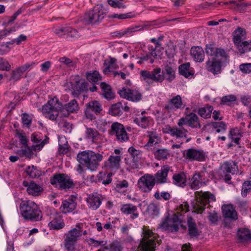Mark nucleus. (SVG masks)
Wrapping results in <instances>:
<instances>
[{
	"label": "nucleus",
	"instance_id": "obj_17",
	"mask_svg": "<svg viewBox=\"0 0 251 251\" xmlns=\"http://www.w3.org/2000/svg\"><path fill=\"white\" fill-rule=\"evenodd\" d=\"M223 215L225 219H228L231 221L238 219V214L232 204L224 205L222 206Z\"/></svg>",
	"mask_w": 251,
	"mask_h": 251
},
{
	"label": "nucleus",
	"instance_id": "obj_52",
	"mask_svg": "<svg viewBox=\"0 0 251 251\" xmlns=\"http://www.w3.org/2000/svg\"><path fill=\"white\" fill-rule=\"evenodd\" d=\"M251 191V181H245L242 184L241 190V195L245 198L247 196L248 193Z\"/></svg>",
	"mask_w": 251,
	"mask_h": 251
},
{
	"label": "nucleus",
	"instance_id": "obj_4",
	"mask_svg": "<svg viewBox=\"0 0 251 251\" xmlns=\"http://www.w3.org/2000/svg\"><path fill=\"white\" fill-rule=\"evenodd\" d=\"M82 227L79 224H77L75 228L70 230L64 235V246L68 251H74L75 249L77 241L82 236Z\"/></svg>",
	"mask_w": 251,
	"mask_h": 251
},
{
	"label": "nucleus",
	"instance_id": "obj_24",
	"mask_svg": "<svg viewBox=\"0 0 251 251\" xmlns=\"http://www.w3.org/2000/svg\"><path fill=\"white\" fill-rule=\"evenodd\" d=\"M190 53L195 61L202 62L204 60V52L201 47L199 46L192 47Z\"/></svg>",
	"mask_w": 251,
	"mask_h": 251
},
{
	"label": "nucleus",
	"instance_id": "obj_12",
	"mask_svg": "<svg viewBox=\"0 0 251 251\" xmlns=\"http://www.w3.org/2000/svg\"><path fill=\"white\" fill-rule=\"evenodd\" d=\"M143 234L144 237L141 241L143 251H155L156 243L154 237L150 239L153 235V233L150 230H146L143 232Z\"/></svg>",
	"mask_w": 251,
	"mask_h": 251
},
{
	"label": "nucleus",
	"instance_id": "obj_35",
	"mask_svg": "<svg viewBox=\"0 0 251 251\" xmlns=\"http://www.w3.org/2000/svg\"><path fill=\"white\" fill-rule=\"evenodd\" d=\"M49 226L51 229L58 230L63 228L65 224L61 218L57 217L50 222Z\"/></svg>",
	"mask_w": 251,
	"mask_h": 251
},
{
	"label": "nucleus",
	"instance_id": "obj_27",
	"mask_svg": "<svg viewBox=\"0 0 251 251\" xmlns=\"http://www.w3.org/2000/svg\"><path fill=\"white\" fill-rule=\"evenodd\" d=\"M87 202L90 204V208L93 210H96L100 205L101 199L99 195L92 194L89 195Z\"/></svg>",
	"mask_w": 251,
	"mask_h": 251
},
{
	"label": "nucleus",
	"instance_id": "obj_28",
	"mask_svg": "<svg viewBox=\"0 0 251 251\" xmlns=\"http://www.w3.org/2000/svg\"><path fill=\"white\" fill-rule=\"evenodd\" d=\"M178 72L180 75L186 78L191 77L194 74L193 71L190 68V63L182 64L178 67Z\"/></svg>",
	"mask_w": 251,
	"mask_h": 251
},
{
	"label": "nucleus",
	"instance_id": "obj_42",
	"mask_svg": "<svg viewBox=\"0 0 251 251\" xmlns=\"http://www.w3.org/2000/svg\"><path fill=\"white\" fill-rule=\"evenodd\" d=\"M213 107L210 105H207L204 107L200 108L198 110V114L201 117L208 119L211 117Z\"/></svg>",
	"mask_w": 251,
	"mask_h": 251
},
{
	"label": "nucleus",
	"instance_id": "obj_62",
	"mask_svg": "<svg viewBox=\"0 0 251 251\" xmlns=\"http://www.w3.org/2000/svg\"><path fill=\"white\" fill-rule=\"evenodd\" d=\"M157 138V135L156 133L151 132L149 134V140L146 145V146H151L155 142V144L157 143V142L155 141V139Z\"/></svg>",
	"mask_w": 251,
	"mask_h": 251
},
{
	"label": "nucleus",
	"instance_id": "obj_40",
	"mask_svg": "<svg viewBox=\"0 0 251 251\" xmlns=\"http://www.w3.org/2000/svg\"><path fill=\"white\" fill-rule=\"evenodd\" d=\"M25 172L31 178H36L41 175V171L38 170L37 167L34 165L28 166Z\"/></svg>",
	"mask_w": 251,
	"mask_h": 251
},
{
	"label": "nucleus",
	"instance_id": "obj_43",
	"mask_svg": "<svg viewBox=\"0 0 251 251\" xmlns=\"http://www.w3.org/2000/svg\"><path fill=\"white\" fill-rule=\"evenodd\" d=\"M186 120L188 126L192 128H197L196 123H198L199 118L198 116L194 113L191 112L186 115Z\"/></svg>",
	"mask_w": 251,
	"mask_h": 251
},
{
	"label": "nucleus",
	"instance_id": "obj_30",
	"mask_svg": "<svg viewBox=\"0 0 251 251\" xmlns=\"http://www.w3.org/2000/svg\"><path fill=\"white\" fill-rule=\"evenodd\" d=\"M113 175L112 173H106L105 172H100L96 176V182L100 183L106 185L111 183L112 181L111 176Z\"/></svg>",
	"mask_w": 251,
	"mask_h": 251
},
{
	"label": "nucleus",
	"instance_id": "obj_26",
	"mask_svg": "<svg viewBox=\"0 0 251 251\" xmlns=\"http://www.w3.org/2000/svg\"><path fill=\"white\" fill-rule=\"evenodd\" d=\"M173 183L178 186L183 187L186 184V175L184 172L175 174L173 176Z\"/></svg>",
	"mask_w": 251,
	"mask_h": 251
},
{
	"label": "nucleus",
	"instance_id": "obj_6",
	"mask_svg": "<svg viewBox=\"0 0 251 251\" xmlns=\"http://www.w3.org/2000/svg\"><path fill=\"white\" fill-rule=\"evenodd\" d=\"M238 171L237 163L231 161H225L221 165L219 170L218 174L219 179L223 178L226 183H230L231 176L229 174H235Z\"/></svg>",
	"mask_w": 251,
	"mask_h": 251
},
{
	"label": "nucleus",
	"instance_id": "obj_46",
	"mask_svg": "<svg viewBox=\"0 0 251 251\" xmlns=\"http://www.w3.org/2000/svg\"><path fill=\"white\" fill-rule=\"evenodd\" d=\"M137 206L132 203H126V214H131L130 218L134 219L138 217V214L136 213Z\"/></svg>",
	"mask_w": 251,
	"mask_h": 251
},
{
	"label": "nucleus",
	"instance_id": "obj_53",
	"mask_svg": "<svg viewBox=\"0 0 251 251\" xmlns=\"http://www.w3.org/2000/svg\"><path fill=\"white\" fill-rule=\"evenodd\" d=\"M211 125L214 128H217V133L225 131L226 129V125L224 122H214L211 123Z\"/></svg>",
	"mask_w": 251,
	"mask_h": 251
},
{
	"label": "nucleus",
	"instance_id": "obj_61",
	"mask_svg": "<svg viewBox=\"0 0 251 251\" xmlns=\"http://www.w3.org/2000/svg\"><path fill=\"white\" fill-rule=\"evenodd\" d=\"M11 66L7 60L0 58V70L2 71H9Z\"/></svg>",
	"mask_w": 251,
	"mask_h": 251
},
{
	"label": "nucleus",
	"instance_id": "obj_38",
	"mask_svg": "<svg viewBox=\"0 0 251 251\" xmlns=\"http://www.w3.org/2000/svg\"><path fill=\"white\" fill-rule=\"evenodd\" d=\"M128 152L132 158L133 164V168H137L138 164L137 162L138 159V156L141 154V151L139 150H136L134 148L131 147L128 150Z\"/></svg>",
	"mask_w": 251,
	"mask_h": 251
},
{
	"label": "nucleus",
	"instance_id": "obj_33",
	"mask_svg": "<svg viewBox=\"0 0 251 251\" xmlns=\"http://www.w3.org/2000/svg\"><path fill=\"white\" fill-rule=\"evenodd\" d=\"M100 87L103 91L104 97L107 100H111L115 98L114 93L112 91L111 86L108 84L102 82L100 84Z\"/></svg>",
	"mask_w": 251,
	"mask_h": 251
},
{
	"label": "nucleus",
	"instance_id": "obj_32",
	"mask_svg": "<svg viewBox=\"0 0 251 251\" xmlns=\"http://www.w3.org/2000/svg\"><path fill=\"white\" fill-rule=\"evenodd\" d=\"M153 153L155 158L158 160H167L170 156V151L167 149H158Z\"/></svg>",
	"mask_w": 251,
	"mask_h": 251
},
{
	"label": "nucleus",
	"instance_id": "obj_36",
	"mask_svg": "<svg viewBox=\"0 0 251 251\" xmlns=\"http://www.w3.org/2000/svg\"><path fill=\"white\" fill-rule=\"evenodd\" d=\"M169 131L172 136H175L176 138H182L186 137V133L187 130L184 128L179 129L177 127H171L169 128Z\"/></svg>",
	"mask_w": 251,
	"mask_h": 251
},
{
	"label": "nucleus",
	"instance_id": "obj_1",
	"mask_svg": "<svg viewBox=\"0 0 251 251\" xmlns=\"http://www.w3.org/2000/svg\"><path fill=\"white\" fill-rule=\"evenodd\" d=\"M78 110V104L75 100H72L63 105L56 97H54L43 106L42 111L48 115L49 119L54 120L59 114L61 116L68 117L71 113H76Z\"/></svg>",
	"mask_w": 251,
	"mask_h": 251
},
{
	"label": "nucleus",
	"instance_id": "obj_18",
	"mask_svg": "<svg viewBox=\"0 0 251 251\" xmlns=\"http://www.w3.org/2000/svg\"><path fill=\"white\" fill-rule=\"evenodd\" d=\"M159 227L165 230H170L172 232H177L178 230V225L174 223L170 220L169 214H168L159 225Z\"/></svg>",
	"mask_w": 251,
	"mask_h": 251
},
{
	"label": "nucleus",
	"instance_id": "obj_9",
	"mask_svg": "<svg viewBox=\"0 0 251 251\" xmlns=\"http://www.w3.org/2000/svg\"><path fill=\"white\" fill-rule=\"evenodd\" d=\"M84 116L91 121L96 120L95 115H98L102 111L101 104L97 100H92L85 104Z\"/></svg>",
	"mask_w": 251,
	"mask_h": 251
},
{
	"label": "nucleus",
	"instance_id": "obj_49",
	"mask_svg": "<svg viewBox=\"0 0 251 251\" xmlns=\"http://www.w3.org/2000/svg\"><path fill=\"white\" fill-rule=\"evenodd\" d=\"M65 38L67 39H74L79 36L78 32L76 30L71 28V27H66V32L65 33Z\"/></svg>",
	"mask_w": 251,
	"mask_h": 251
},
{
	"label": "nucleus",
	"instance_id": "obj_55",
	"mask_svg": "<svg viewBox=\"0 0 251 251\" xmlns=\"http://www.w3.org/2000/svg\"><path fill=\"white\" fill-rule=\"evenodd\" d=\"M241 101L242 104L246 106L249 109L251 108V96L244 95L241 97Z\"/></svg>",
	"mask_w": 251,
	"mask_h": 251
},
{
	"label": "nucleus",
	"instance_id": "obj_63",
	"mask_svg": "<svg viewBox=\"0 0 251 251\" xmlns=\"http://www.w3.org/2000/svg\"><path fill=\"white\" fill-rule=\"evenodd\" d=\"M207 217L210 223L212 224H217V222L219 220L218 214L215 212L209 213Z\"/></svg>",
	"mask_w": 251,
	"mask_h": 251
},
{
	"label": "nucleus",
	"instance_id": "obj_50",
	"mask_svg": "<svg viewBox=\"0 0 251 251\" xmlns=\"http://www.w3.org/2000/svg\"><path fill=\"white\" fill-rule=\"evenodd\" d=\"M238 49L240 53L242 54L250 51L251 50V40L242 42Z\"/></svg>",
	"mask_w": 251,
	"mask_h": 251
},
{
	"label": "nucleus",
	"instance_id": "obj_2",
	"mask_svg": "<svg viewBox=\"0 0 251 251\" xmlns=\"http://www.w3.org/2000/svg\"><path fill=\"white\" fill-rule=\"evenodd\" d=\"M102 158V154L96 153L92 151H83L77 155V161L91 171L97 169Z\"/></svg>",
	"mask_w": 251,
	"mask_h": 251
},
{
	"label": "nucleus",
	"instance_id": "obj_13",
	"mask_svg": "<svg viewBox=\"0 0 251 251\" xmlns=\"http://www.w3.org/2000/svg\"><path fill=\"white\" fill-rule=\"evenodd\" d=\"M206 53L213 58L222 57L225 61L228 60V55L225 50L221 48H217L213 44H207L205 47Z\"/></svg>",
	"mask_w": 251,
	"mask_h": 251
},
{
	"label": "nucleus",
	"instance_id": "obj_29",
	"mask_svg": "<svg viewBox=\"0 0 251 251\" xmlns=\"http://www.w3.org/2000/svg\"><path fill=\"white\" fill-rule=\"evenodd\" d=\"M142 98L140 92L136 89H126V100L133 102H138Z\"/></svg>",
	"mask_w": 251,
	"mask_h": 251
},
{
	"label": "nucleus",
	"instance_id": "obj_22",
	"mask_svg": "<svg viewBox=\"0 0 251 251\" xmlns=\"http://www.w3.org/2000/svg\"><path fill=\"white\" fill-rule=\"evenodd\" d=\"M188 234L191 238H198L201 235V231L198 229L196 223L192 217L187 221Z\"/></svg>",
	"mask_w": 251,
	"mask_h": 251
},
{
	"label": "nucleus",
	"instance_id": "obj_7",
	"mask_svg": "<svg viewBox=\"0 0 251 251\" xmlns=\"http://www.w3.org/2000/svg\"><path fill=\"white\" fill-rule=\"evenodd\" d=\"M142 79L149 85L154 82L161 83L164 80L161 69L159 67L153 69L151 71L142 70L140 72Z\"/></svg>",
	"mask_w": 251,
	"mask_h": 251
},
{
	"label": "nucleus",
	"instance_id": "obj_34",
	"mask_svg": "<svg viewBox=\"0 0 251 251\" xmlns=\"http://www.w3.org/2000/svg\"><path fill=\"white\" fill-rule=\"evenodd\" d=\"M237 236L241 242H244L251 239V233L247 228H239L237 231Z\"/></svg>",
	"mask_w": 251,
	"mask_h": 251
},
{
	"label": "nucleus",
	"instance_id": "obj_37",
	"mask_svg": "<svg viewBox=\"0 0 251 251\" xmlns=\"http://www.w3.org/2000/svg\"><path fill=\"white\" fill-rule=\"evenodd\" d=\"M86 77L89 82L92 83H96L102 79L99 72L97 71H94L92 73L87 72Z\"/></svg>",
	"mask_w": 251,
	"mask_h": 251
},
{
	"label": "nucleus",
	"instance_id": "obj_3",
	"mask_svg": "<svg viewBox=\"0 0 251 251\" xmlns=\"http://www.w3.org/2000/svg\"><path fill=\"white\" fill-rule=\"evenodd\" d=\"M20 209L24 219L31 221H38L41 220L42 212L38 206L33 201H23L20 204Z\"/></svg>",
	"mask_w": 251,
	"mask_h": 251
},
{
	"label": "nucleus",
	"instance_id": "obj_23",
	"mask_svg": "<svg viewBox=\"0 0 251 251\" xmlns=\"http://www.w3.org/2000/svg\"><path fill=\"white\" fill-rule=\"evenodd\" d=\"M170 170V167L168 165L163 166L161 170H159L155 175L154 177L155 179V182L157 183H165L167 182V176Z\"/></svg>",
	"mask_w": 251,
	"mask_h": 251
},
{
	"label": "nucleus",
	"instance_id": "obj_10",
	"mask_svg": "<svg viewBox=\"0 0 251 251\" xmlns=\"http://www.w3.org/2000/svg\"><path fill=\"white\" fill-rule=\"evenodd\" d=\"M155 183V179L153 176L146 174L139 179L138 185L142 192L150 193L154 186Z\"/></svg>",
	"mask_w": 251,
	"mask_h": 251
},
{
	"label": "nucleus",
	"instance_id": "obj_41",
	"mask_svg": "<svg viewBox=\"0 0 251 251\" xmlns=\"http://www.w3.org/2000/svg\"><path fill=\"white\" fill-rule=\"evenodd\" d=\"M201 175L200 173H196L194 175L190 183L192 189L196 190L200 188L202 185Z\"/></svg>",
	"mask_w": 251,
	"mask_h": 251
},
{
	"label": "nucleus",
	"instance_id": "obj_11",
	"mask_svg": "<svg viewBox=\"0 0 251 251\" xmlns=\"http://www.w3.org/2000/svg\"><path fill=\"white\" fill-rule=\"evenodd\" d=\"M228 61V59L225 61L222 57L213 58L211 60L209 59L206 62L205 67L208 71L214 75H218L221 73L222 66Z\"/></svg>",
	"mask_w": 251,
	"mask_h": 251
},
{
	"label": "nucleus",
	"instance_id": "obj_59",
	"mask_svg": "<svg viewBox=\"0 0 251 251\" xmlns=\"http://www.w3.org/2000/svg\"><path fill=\"white\" fill-rule=\"evenodd\" d=\"M16 136L19 138L20 142L23 146L25 147H27V142L28 141V138L25 135V134L17 132L16 133Z\"/></svg>",
	"mask_w": 251,
	"mask_h": 251
},
{
	"label": "nucleus",
	"instance_id": "obj_8",
	"mask_svg": "<svg viewBox=\"0 0 251 251\" xmlns=\"http://www.w3.org/2000/svg\"><path fill=\"white\" fill-rule=\"evenodd\" d=\"M50 183L60 190H67L74 187L73 181L64 174L54 175L50 179Z\"/></svg>",
	"mask_w": 251,
	"mask_h": 251
},
{
	"label": "nucleus",
	"instance_id": "obj_45",
	"mask_svg": "<svg viewBox=\"0 0 251 251\" xmlns=\"http://www.w3.org/2000/svg\"><path fill=\"white\" fill-rule=\"evenodd\" d=\"M115 62L116 59L114 58H110L109 59L104 60L103 65L105 68L103 69V73L105 75H108L110 72V69L114 67Z\"/></svg>",
	"mask_w": 251,
	"mask_h": 251
},
{
	"label": "nucleus",
	"instance_id": "obj_58",
	"mask_svg": "<svg viewBox=\"0 0 251 251\" xmlns=\"http://www.w3.org/2000/svg\"><path fill=\"white\" fill-rule=\"evenodd\" d=\"M109 249L110 251H122L123 248L119 242L115 241L110 245Z\"/></svg>",
	"mask_w": 251,
	"mask_h": 251
},
{
	"label": "nucleus",
	"instance_id": "obj_19",
	"mask_svg": "<svg viewBox=\"0 0 251 251\" xmlns=\"http://www.w3.org/2000/svg\"><path fill=\"white\" fill-rule=\"evenodd\" d=\"M186 156L187 159L198 161H203L205 159V153L202 151L194 149L187 150Z\"/></svg>",
	"mask_w": 251,
	"mask_h": 251
},
{
	"label": "nucleus",
	"instance_id": "obj_39",
	"mask_svg": "<svg viewBox=\"0 0 251 251\" xmlns=\"http://www.w3.org/2000/svg\"><path fill=\"white\" fill-rule=\"evenodd\" d=\"M45 145V143L42 142L40 144H37L35 145H32L31 147H29L27 146V147H25L26 149H23L24 152V156L26 157H30L32 154V151H40L44 146Z\"/></svg>",
	"mask_w": 251,
	"mask_h": 251
},
{
	"label": "nucleus",
	"instance_id": "obj_60",
	"mask_svg": "<svg viewBox=\"0 0 251 251\" xmlns=\"http://www.w3.org/2000/svg\"><path fill=\"white\" fill-rule=\"evenodd\" d=\"M66 32V27H58L54 30V33L61 38H65Z\"/></svg>",
	"mask_w": 251,
	"mask_h": 251
},
{
	"label": "nucleus",
	"instance_id": "obj_21",
	"mask_svg": "<svg viewBox=\"0 0 251 251\" xmlns=\"http://www.w3.org/2000/svg\"><path fill=\"white\" fill-rule=\"evenodd\" d=\"M161 71L164 77V80L165 79L168 82H171L176 78V69L171 64L165 65L161 69Z\"/></svg>",
	"mask_w": 251,
	"mask_h": 251
},
{
	"label": "nucleus",
	"instance_id": "obj_57",
	"mask_svg": "<svg viewBox=\"0 0 251 251\" xmlns=\"http://www.w3.org/2000/svg\"><path fill=\"white\" fill-rule=\"evenodd\" d=\"M22 123L23 125L29 128L31 124V118L29 115L24 113L22 114Z\"/></svg>",
	"mask_w": 251,
	"mask_h": 251
},
{
	"label": "nucleus",
	"instance_id": "obj_16",
	"mask_svg": "<svg viewBox=\"0 0 251 251\" xmlns=\"http://www.w3.org/2000/svg\"><path fill=\"white\" fill-rule=\"evenodd\" d=\"M23 185L27 187L26 191L28 194L33 196H39L43 191L42 187L33 181H31L29 183L28 181H24Z\"/></svg>",
	"mask_w": 251,
	"mask_h": 251
},
{
	"label": "nucleus",
	"instance_id": "obj_5",
	"mask_svg": "<svg viewBox=\"0 0 251 251\" xmlns=\"http://www.w3.org/2000/svg\"><path fill=\"white\" fill-rule=\"evenodd\" d=\"M105 13L100 5H97L85 13L83 18L85 25H94L100 22L104 17Z\"/></svg>",
	"mask_w": 251,
	"mask_h": 251
},
{
	"label": "nucleus",
	"instance_id": "obj_48",
	"mask_svg": "<svg viewBox=\"0 0 251 251\" xmlns=\"http://www.w3.org/2000/svg\"><path fill=\"white\" fill-rule=\"evenodd\" d=\"M244 29L241 27H238V28L235 31V33L236 34V35L234 36L233 41L234 44L238 48L242 43L241 35H242Z\"/></svg>",
	"mask_w": 251,
	"mask_h": 251
},
{
	"label": "nucleus",
	"instance_id": "obj_56",
	"mask_svg": "<svg viewBox=\"0 0 251 251\" xmlns=\"http://www.w3.org/2000/svg\"><path fill=\"white\" fill-rule=\"evenodd\" d=\"M237 98L235 96L233 95H229L223 97L221 100V103L224 104H228V102H234L236 101Z\"/></svg>",
	"mask_w": 251,
	"mask_h": 251
},
{
	"label": "nucleus",
	"instance_id": "obj_47",
	"mask_svg": "<svg viewBox=\"0 0 251 251\" xmlns=\"http://www.w3.org/2000/svg\"><path fill=\"white\" fill-rule=\"evenodd\" d=\"M170 104L176 109H183L184 108V106H182L181 97L179 95L173 98L170 100Z\"/></svg>",
	"mask_w": 251,
	"mask_h": 251
},
{
	"label": "nucleus",
	"instance_id": "obj_64",
	"mask_svg": "<svg viewBox=\"0 0 251 251\" xmlns=\"http://www.w3.org/2000/svg\"><path fill=\"white\" fill-rule=\"evenodd\" d=\"M240 70L244 73L251 72V63L242 64L239 66Z\"/></svg>",
	"mask_w": 251,
	"mask_h": 251
},
{
	"label": "nucleus",
	"instance_id": "obj_51",
	"mask_svg": "<svg viewBox=\"0 0 251 251\" xmlns=\"http://www.w3.org/2000/svg\"><path fill=\"white\" fill-rule=\"evenodd\" d=\"M147 211L151 216H156L158 215L159 213V209L157 205L154 203H150L147 208Z\"/></svg>",
	"mask_w": 251,
	"mask_h": 251
},
{
	"label": "nucleus",
	"instance_id": "obj_15",
	"mask_svg": "<svg viewBox=\"0 0 251 251\" xmlns=\"http://www.w3.org/2000/svg\"><path fill=\"white\" fill-rule=\"evenodd\" d=\"M121 156L120 155H110L104 162V168L106 170L113 171L117 170L120 167Z\"/></svg>",
	"mask_w": 251,
	"mask_h": 251
},
{
	"label": "nucleus",
	"instance_id": "obj_44",
	"mask_svg": "<svg viewBox=\"0 0 251 251\" xmlns=\"http://www.w3.org/2000/svg\"><path fill=\"white\" fill-rule=\"evenodd\" d=\"M86 136L87 138L91 139L93 142H96L98 139L99 133L95 128L87 127Z\"/></svg>",
	"mask_w": 251,
	"mask_h": 251
},
{
	"label": "nucleus",
	"instance_id": "obj_20",
	"mask_svg": "<svg viewBox=\"0 0 251 251\" xmlns=\"http://www.w3.org/2000/svg\"><path fill=\"white\" fill-rule=\"evenodd\" d=\"M88 83L85 80L80 81L78 79L75 80V84L73 87L72 92L74 97H78L79 95L88 90Z\"/></svg>",
	"mask_w": 251,
	"mask_h": 251
},
{
	"label": "nucleus",
	"instance_id": "obj_31",
	"mask_svg": "<svg viewBox=\"0 0 251 251\" xmlns=\"http://www.w3.org/2000/svg\"><path fill=\"white\" fill-rule=\"evenodd\" d=\"M126 110V107L124 108L121 102H118L112 104L108 110V113L114 116H120L123 113V110Z\"/></svg>",
	"mask_w": 251,
	"mask_h": 251
},
{
	"label": "nucleus",
	"instance_id": "obj_25",
	"mask_svg": "<svg viewBox=\"0 0 251 251\" xmlns=\"http://www.w3.org/2000/svg\"><path fill=\"white\" fill-rule=\"evenodd\" d=\"M76 207V203L75 202L73 199H68V200H64L60 207V211L64 213L67 214L74 211Z\"/></svg>",
	"mask_w": 251,
	"mask_h": 251
},
{
	"label": "nucleus",
	"instance_id": "obj_54",
	"mask_svg": "<svg viewBox=\"0 0 251 251\" xmlns=\"http://www.w3.org/2000/svg\"><path fill=\"white\" fill-rule=\"evenodd\" d=\"M22 75V74L17 68L12 71L9 80L13 81V82L17 81L21 78Z\"/></svg>",
	"mask_w": 251,
	"mask_h": 251
},
{
	"label": "nucleus",
	"instance_id": "obj_14",
	"mask_svg": "<svg viewBox=\"0 0 251 251\" xmlns=\"http://www.w3.org/2000/svg\"><path fill=\"white\" fill-rule=\"evenodd\" d=\"M108 133L111 135H115L117 140L121 142L125 141L126 130L123 125L118 122L113 123Z\"/></svg>",
	"mask_w": 251,
	"mask_h": 251
}]
</instances>
